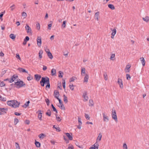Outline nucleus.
<instances>
[{
	"mask_svg": "<svg viewBox=\"0 0 149 149\" xmlns=\"http://www.w3.org/2000/svg\"><path fill=\"white\" fill-rule=\"evenodd\" d=\"M7 103L9 106L15 108L18 107L20 104V102L14 100L8 101L7 102Z\"/></svg>",
	"mask_w": 149,
	"mask_h": 149,
	"instance_id": "obj_1",
	"label": "nucleus"
},
{
	"mask_svg": "<svg viewBox=\"0 0 149 149\" xmlns=\"http://www.w3.org/2000/svg\"><path fill=\"white\" fill-rule=\"evenodd\" d=\"M15 84L16 85V87L17 88H20L26 85V84L22 81L15 82Z\"/></svg>",
	"mask_w": 149,
	"mask_h": 149,
	"instance_id": "obj_2",
	"label": "nucleus"
},
{
	"mask_svg": "<svg viewBox=\"0 0 149 149\" xmlns=\"http://www.w3.org/2000/svg\"><path fill=\"white\" fill-rule=\"evenodd\" d=\"M111 115L113 119L116 122H117L118 121L116 111L114 107L112 109Z\"/></svg>",
	"mask_w": 149,
	"mask_h": 149,
	"instance_id": "obj_3",
	"label": "nucleus"
},
{
	"mask_svg": "<svg viewBox=\"0 0 149 149\" xmlns=\"http://www.w3.org/2000/svg\"><path fill=\"white\" fill-rule=\"evenodd\" d=\"M25 28L27 33H29V35H32V32L30 27L28 25L26 24Z\"/></svg>",
	"mask_w": 149,
	"mask_h": 149,
	"instance_id": "obj_4",
	"label": "nucleus"
},
{
	"mask_svg": "<svg viewBox=\"0 0 149 149\" xmlns=\"http://www.w3.org/2000/svg\"><path fill=\"white\" fill-rule=\"evenodd\" d=\"M41 81H42V82H43L46 84H47V83H48L49 81V79L47 77H42Z\"/></svg>",
	"mask_w": 149,
	"mask_h": 149,
	"instance_id": "obj_5",
	"label": "nucleus"
},
{
	"mask_svg": "<svg viewBox=\"0 0 149 149\" xmlns=\"http://www.w3.org/2000/svg\"><path fill=\"white\" fill-rule=\"evenodd\" d=\"M83 97L84 98V101L86 102L88 101V97L87 96V92L86 91H84L83 93Z\"/></svg>",
	"mask_w": 149,
	"mask_h": 149,
	"instance_id": "obj_6",
	"label": "nucleus"
},
{
	"mask_svg": "<svg viewBox=\"0 0 149 149\" xmlns=\"http://www.w3.org/2000/svg\"><path fill=\"white\" fill-rule=\"evenodd\" d=\"M37 44L38 46L40 47L42 43L41 37L38 36L37 38Z\"/></svg>",
	"mask_w": 149,
	"mask_h": 149,
	"instance_id": "obj_7",
	"label": "nucleus"
},
{
	"mask_svg": "<svg viewBox=\"0 0 149 149\" xmlns=\"http://www.w3.org/2000/svg\"><path fill=\"white\" fill-rule=\"evenodd\" d=\"M7 111V109H4V108H0V115L6 113V111Z\"/></svg>",
	"mask_w": 149,
	"mask_h": 149,
	"instance_id": "obj_8",
	"label": "nucleus"
},
{
	"mask_svg": "<svg viewBox=\"0 0 149 149\" xmlns=\"http://www.w3.org/2000/svg\"><path fill=\"white\" fill-rule=\"evenodd\" d=\"M34 77L36 80L38 81L40 79L41 77V76L40 74H35L34 75Z\"/></svg>",
	"mask_w": 149,
	"mask_h": 149,
	"instance_id": "obj_9",
	"label": "nucleus"
},
{
	"mask_svg": "<svg viewBox=\"0 0 149 149\" xmlns=\"http://www.w3.org/2000/svg\"><path fill=\"white\" fill-rule=\"evenodd\" d=\"M65 134L66 135L68 139L70 140H72L73 137L72 136V134L71 133H65Z\"/></svg>",
	"mask_w": 149,
	"mask_h": 149,
	"instance_id": "obj_10",
	"label": "nucleus"
},
{
	"mask_svg": "<svg viewBox=\"0 0 149 149\" xmlns=\"http://www.w3.org/2000/svg\"><path fill=\"white\" fill-rule=\"evenodd\" d=\"M118 83L120 87L121 88H123V85L122 79L118 78Z\"/></svg>",
	"mask_w": 149,
	"mask_h": 149,
	"instance_id": "obj_11",
	"label": "nucleus"
},
{
	"mask_svg": "<svg viewBox=\"0 0 149 149\" xmlns=\"http://www.w3.org/2000/svg\"><path fill=\"white\" fill-rule=\"evenodd\" d=\"M18 70L20 72H22L24 73H28V72L27 71H26L25 69H24L22 68H19L18 69Z\"/></svg>",
	"mask_w": 149,
	"mask_h": 149,
	"instance_id": "obj_12",
	"label": "nucleus"
},
{
	"mask_svg": "<svg viewBox=\"0 0 149 149\" xmlns=\"http://www.w3.org/2000/svg\"><path fill=\"white\" fill-rule=\"evenodd\" d=\"M54 97L56 98V97H58L59 95V93L58 91L55 90L54 92Z\"/></svg>",
	"mask_w": 149,
	"mask_h": 149,
	"instance_id": "obj_13",
	"label": "nucleus"
},
{
	"mask_svg": "<svg viewBox=\"0 0 149 149\" xmlns=\"http://www.w3.org/2000/svg\"><path fill=\"white\" fill-rule=\"evenodd\" d=\"M140 59L142 65L143 66H144L145 65V61L144 58L141 57L140 58Z\"/></svg>",
	"mask_w": 149,
	"mask_h": 149,
	"instance_id": "obj_14",
	"label": "nucleus"
},
{
	"mask_svg": "<svg viewBox=\"0 0 149 149\" xmlns=\"http://www.w3.org/2000/svg\"><path fill=\"white\" fill-rule=\"evenodd\" d=\"M51 74L52 76H56V69H52L51 70Z\"/></svg>",
	"mask_w": 149,
	"mask_h": 149,
	"instance_id": "obj_15",
	"label": "nucleus"
},
{
	"mask_svg": "<svg viewBox=\"0 0 149 149\" xmlns=\"http://www.w3.org/2000/svg\"><path fill=\"white\" fill-rule=\"evenodd\" d=\"M35 143L37 147L39 148L40 147V143L39 142L36 141V140H35Z\"/></svg>",
	"mask_w": 149,
	"mask_h": 149,
	"instance_id": "obj_16",
	"label": "nucleus"
},
{
	"mask_svg": "<svg viewBox=\"0 0 149 149\" xmlns=\"http://www.w3.org/2000/svg\"><path fill=\"white\" fill-rule=\"evenodd\" d=\"M88 79V74H86L84 77V82H87Z\"/></svg>",
	"mask_w": 149,
	"mask_h": 149,
	"instance_id": "obj_17",
	"label": "nucleus"
},
{
	"mask_svg": "<svg viewBox=\"0 0 149 149\" xmlns=\"http://www.w3.org/2000/svg\"><path fill=\"white\" fill-rule=\"evenodd\" d=\"M131 67V66L130 65H126V72H130V70L129 69Z\"/></svg>",
	"mask_w": 149,
	"mask_h": 149,
	"instance_id": "obj_18",
	"label": "nucleus"
},
{
	"mask_svg": "<svg viewBox=\"0 0 149 149\" xmlns=\"http://www.w3.org/2000/svg\"><path fill=\"white\" fill-rule=\"evenodd\" d=\"M63 101L65 103H67L68 102V98L64 94L63 95Z\"/></svg>",
	"mask_w": 149,
	"mask_h": 149,
	"instance_id": "obj_19",
	"label": "nucleus"
},
{
	"mask_svg": "<svg viewBox=\"0 0 149 149\" xmlns=\"http://www.w3.org/2000/svg\"><path fill=\"white\" fill-rule=\"evenodd\" d=\"M43 53V51L42 50L40 49L39 52L38 53V55H39V57L40 59H41L42 58V54Z\"/></svg>",
	"mask_w": 149,
	"mask_h": 149,
	"instance_id": "obj_20",
	"label": "nucleus"
},
{
	"mask_svg": "<svg viewBox=\"0 0 149 149\" xmlns=\"http://www.w3.org/2000/svg\"><path fill=\"white\" fill-rule=\"evenodd\" d=\"M103 120L104 121L106 122H108L109 121V118L107 116H105V115H103Z\"/></svg>",
	"mask_w": 149,
	"mask_h": 149,
	"instance_id": "obj_21",
	"label": "nucleus"
},
{
	"mask_svg": "<svg viewBox=\"0 0 149 149\" xmlns=\"http://www.w3.org/2000/svg\"><path fill=\"white\" fill-rule=\"evenodd\" d=\"M47 54L48 57L50 59H52L53 58V56L52 53L50 52H48V53H47Z\"/></svg>",
	"mask_w": 149,
	"mask_h": 149,
	"instance_id": "obj_22",
	"label": "nucleus"
},
{
	"mask_svg": "<svg viewBox=\"0 0 149 149\" xmlns=\"http://www.w3.org/2000/svg\"><path fill=\"white\" fill-rule=\"evenodd\" d=\"M102 135L101 133H99V135L97 137V139L96 140V141H97V142H98V141L99 140V141H100L101 140V139L102 138Z\"/></svg>",
	"mask_w": 149,
	"mask_h": 149,
	"instance_id": "obj_23",
	"label": "nucleus"
},
{
	"mask_svg": "<svg viewBox=\"0 0 149 149\" xmlns=\"http://www.w3.org/2000/svg\"><path fill=\"white\" fill-rule=\"evenodd\" d=\"M143 19L146 22H147L149 21V17L146 16L145 17L143 18Z\"/></svg>",
	"mask_w": 149,
	"mask_h": 149,
	"instance_id": "obj_24",
	"label": "nucleus"
},
{
	"mask_svg": "<svg viewBox=\"0 0 149 149\" xmlns=\"http://www.w3.org/2000/svg\"><path fill=\"white\" fill-rule=\"evenodd\" d=\"M51 114V112L50 111V110L49 109H48L47 110V112L46 113V114L48 116H50Z\"/></svg>",
	"mask_w": 149,
	"mask_h": 149,
	"instance_id": "obj_25",
	"label": "nucleus"
},
{
	"mask_svg": "<svg viewBox=\"0 0 149 149\" xmlns=\"http://www.w3.org/2000/svg\"><path fill=\"white\" fill-rule=\"evenodd\" d=\"M108 7L111 10H114L115 7L112 4H109L108 5Z\"/></svg>",
	"mask_w": 149,
	"mask_h": 149,
	"instance_id": "obj_26",
	"label": "nucleus"
},
{
	"mask_svg": "<svg viewBox=\"0 0 149 149\" xmlns=\"http://www.w3.org/2000/svg\"><path fill=\"white\" fill-rule=\"evenodd\" d=\"M59 74L58 75V77H59L62 78L63 77V72H62L61 71H59L58 72Z\"/></svg>",
	"mask_w": 149,
	"mask_h": 149,
	"instance_id": "obj_27",
	"label": "nucleus"
},
{
	"mask_svg": "<svg viewBox=\"0 0 149 149\" xmlns=\"http://www.w3.org/2000/svg\"><path fill=\"white\" fill-rule=\"evenodd\" d=\"M30 102L29 100L27 101L26 103L24 104V105L23 106V107L24 108H26L29 105V104L30 103Z\"/></svg>",
	"mask_w": 149,
	"mask_h": 149,
	"instance_id": "obj_28",
	"label": "nucleus"
},
{
	"mask_svg": "<svg viewBox=\"0 0 149 149\" xmlns=\"http://www.w3.org/2000/svg\"><path fill=\"white\" fill-rule=\"evenodd\" d=\"M99 15V12H97L96 13L94 17L95 19H96L98 20V17Z\"/></svg>",
	"mask_w": 149,
	"mask_h": 149,
	"instance_id": "obj_29",
	"label": "nucleus"
},
{
	"mask_svg": "<svg viewBox=\"0 0 149 149\" xmlns=\"http://www.w3.org/2000/svg\"><path fill=\"white\" fill-rule=\"evenodd\" d=\"M27 78L28 80L30 81L33 79V77L30 74H29V76L27 77Z\"/></svg>",
	"mask_w": 149,
	"mask_h": 149,
	"instance_id": "obj_30",
	"label": "nucleus"
},
{
	"mask_svg": "<svg viewBox=\"0 0 149 149\" xmlns=\"http://www.w3.org/2000/svg\"><path fill=\"white\" fill-rule=\"evenodd\" d=\"M49 23H50L48 25V29H49L50 30L51 29V27L52 25V21H50Z\"/></svg>",
	"mask_w": 149,
	"mask_h": 149,
	"instance_id": "obj_31",
	"label": "nucleus"
},
{
	"mask_svg": "<svg viewBox=\"0 0 149 149\" xmlns=\"http://www.w3.org/2000/svg\"><path fill=\"white\" fill-rule=\"evenodd\" d=\"M9 36L10 38L13 40H14L15 38V36L13 34H11Z\"/></svg>",
	"mask_w": 149,
	"mask_h": 149,
	"instance_id": "obj_32",
	"label": "nucleus"
},
{
	"mask_svg": "<svg viewBox=\"0 0 149 149\" xmlns=\"http://www.w3.org/2000/svg\"><path fill=\"white\" fill-rule=\"evenodd\" d=\"M42 113H39L38 114V118L40 120H42Z\"/></svg>",
	"mask_w": 149,
	"mask_h": 149,
	"instance_id": "obj_33",
	"label": "nucleus"
},
{
	"mask_svg": "<svg viewBox=\"0 0 149 149\" xmlns=\"http://www.w3.org/2000/svg\"><path fill=\"white\" fill-rule=\"evenodd\" d=\"M85 73V68H81V74L83 75V74Z\"/></svg>",
	"mask_w": 149,
	"mask_h": 149,
	"instance_id": "obj_34",
	"label": "nucleus"
},
{
	"mask_svg": "<svg viewBox=\"0 0 149 149\" xmlns=\"http://www.w3.org/2000/svg\"><path fill=\"white\" fill-rule=\"evenodd\" d=\"M63 82H62V84H63V86L64 88V89H65V80L64 79H63Z\"/></svg>",
	"mask_w": 149,
	"mask_h": 149,
	"instance_id": "obj_35",
	"label": "nucleus"
},
{
	"mask_svg": "<svg viewBox=\"0 0 149 149\" xmlns=\"http://www.w3.org/2000/svg\"><path fill=\"white\" fill-rule=\"evenodd\" d=\"M89 106H92L93 105V102L92 100L90 99L89 100Z\"/></svg>",
	"mask_w": 149,
	"mask_h": 149,
	"instance_id": "obj_36",
	"label": "nucleus"
},
{
	"mask_svg": "<svg viewBox=\"0 0 149 149\" xmlns=\"http://www.w3.org/2000/svg\"><path fill=\"white\" fill-rule=\"evenodd\" d=\"M112 33H111V35H115L116 33V29H114L111 30Z\"/></svg>",
	"mask_w": 149,
	"mask_h": 149,
	"instance_id": "obj_37",
	"label": "nucleus"
},
{
	"mask_svg": "<svg viewBox=\"0 0 149 149\" xmlns=\"http://www.w3.org/2000/svg\"><path fill=\"white\" fill-rule=\"evenodd\" d=\"M18 77L17 75H13L11 77V78H12L13 80H14H14L17 79V78Z\"/></svg>",
	"mask_w": 149,
	"mask_h": 149,
	"instance_id": "obj_38",
	"label": "nucleus"
},
{
	"mask_svg": "<svg viewBox=\"0 0 149 149\" xmlns=\"http://www.w3.org/2000/svg\"><path fill=\"white\" fill-rule=\"evenodd\" d=\"M45 101L46 102L47 105L49 106V105L50 101L47 98L45 99Z\"/></svg>",
	"mask_w": 149,
	"mask_h": 149,
	"instance_id": "obj_39",
	"label": "nucleus"
},
{
	"mask_svg": "<svg viewBox=\"0 0 149 149\" xmlns=\"http://www.w3.org/2000/svg\"><path fill=\"white\" fill-rule=\"evenodd\" d=\"M6 97H2L0 95V100H2L3 101H6Z\"/></svg>",
	"mask_w": 149,
	"mask_h": 149,
	"instance_id": "obj_40",
	"label": "nucleus"
},
{
	"mask_svg": "<svg viewBox=\"0 0 149 149\" xmlns=\"http://www.w3.org/2000/svg\"><path fill=\"white\" fill-rule=\"evenodd\" d=\"M58 107L61 109H63V110L65 109V107H64L63 104H60V106H58Z\"/></svg>",
	"mask_w": 149,
	"mask_h": 149,
	"instance_id": "obj_41",
	"label": "nucleus"
},
{
	"mask_svg": "<svg viewBox=\"0 0 149 149\" xmlns=\"http://www.w3.org/2000/svg\"><path fill=\"white\" fill-rule=\"evenodd\" d=\"M5 86V84L4 83V82L3 81H0V86L1 87H2Z\"/></svg>",
	"mask_w": 149,
	"mask_h": 149,
	"instance_id": "obj_42",
	"label": "nucleus"
},
{
	"mask_svg": "<svg viewBox=\"0 0 149 149\" xmlns=\"http://www.w3.org/2000/svg\"><path fill=\"white\" fill-rule=\"evenodd\" d=\"M56 119L58 121L60 122L61 121V119L60 118V117H58L57 116V115H56Z\"/></svg>",
	"mask_w": 149,
	"mask_h": 149,
	"instance_id": "obj_43",
	"label": "nucleus"
},
{
	"mask_svg": "<svg viewBox=\"0 0 149 149\" xmlns=\"http://www.w3.org/2000/svg\"><path fill=\"white\" fill-rule=\"evenodd\" d=\"M66 21H64L63 22V23L62 24V27H63V28H65L66 26Z\"/></svg>",
	"mask_w": 149,
	"mask_h": 149,
	"instance_id": "obj_44",
	"label": "nucleus"
},
{
	"mask_svg": "<svg viewBox=\"0 0 149 149\" xmlns=\"http://www.w3.org/2000/svg\"><path fill=\"white\" fill-rule=\"evenodd\" d=\"M45 136V134L43 133H41L39 135V137L40 139L44 138V137Z\"/></svg>",
	"mask_w": 149,
	"mask_h": 149,
	"instance_id": "obj_45",
	"label": "nucleus"
},
{
	"mask_svg": "<svg viewBox=\"0 0 149 149\" xmlns=\"http://www.w3.org/2000/svg\"><path fill=\"white\" fill-rule=\"evenodd\" d=\"M19 120L17 118H15L14 121V124L15 125H16L17 123L18 122Z\"/></svg>",
	"mask_w": 149,
	"mask_h": 149,
	"instance_id": "obj_46",
	"label": "nucleus"
},
{
	"mask_svg": "<svg viewBox=\"0 0 149 149\" xmlns=\"http://www.w3.org/2000/svg\"><path fill=\"white\" fill-rule=\"evenodd\" d=\"M93 146L94 147H97V149H98L99 145L97 143V141H96V142L93 145Z\"/></svg>",
	"mask_w": 149,
	"mask_h": 149,
	"instance_id": "obj_47",
	"label": "nucleus"
},
{
	"mask_svg": "<svg viewBox=\"0 0 149 149\" xmlns=\"http://www.w3.org/2000/svg\"><path fill=\"white\" fill-rule=\"evenodd\" d=\"M37 29L39 30L40 29V25L39 23H38L36 25Z\"/></svg>",
	"mask_w": 149,
	"mask_h": 149,
	"instance_id": "obj_48",
	"label": "nucleus"
},
{
	"mask_svg": "<svg viewBox=\"0 0 149 149\" xmlns=\"http://www.w3.org/2000/svg\"><path fill=\"white\" fill-rule=\"evenodd\" d=\"M58 88H59L61 90L62 89V86L61 85V82L59 83L58 84Z\"/></svg>",
	"mask_w": 149,
	"mask_h": 149,
	"instance_id": "obj_49",
	"label": "nucleus"
},
{
	"mask_svg": "<svg viewBox=\"0 0 149 149\" xmlns=\"http://www.w3.org/2000/svg\"><path fill=\"white\" fill-rule=\"evenodd\" d=\"M56 99L58 100L59 103L60 104H63L62 101L60 99L58 98V97H56Z\"/></svg>",
	"mask_w": 149,
	"mask_h": 149,
	"instance_id": "obj_50",
	"label": "nucleus"
},
{
	"mask_svg": "<svg viewBox=\"0 0 149 149\" xmlns=\"http://www.w3.org/2000/svg\"><path fill=\"white\" fill-rule=\"evenodd\" d=\"M15 147L16 148V149H19V145L17 143H15Z\"/></svg>",
	"mask_w": 149,
	"mask_h": 149,
	"instance_id": "obj_51",
	"label": "nucleus"
},
{
	"mask_svg": "<svg viewBox=\"0 0 149 149\" xmlns=\"http://www.w3.org/2000/svg\"><path fill=\"white\" fill-rule=\"evenodd\" d=\"M127 79L128 80H130L131 78V77L130 74H126Z\"/></svg>",
	"mask_w": 149,
	"mask_h": 149,
	"instance_id": "obj_52",
	"label": "nucleus"
},
{
	"mask_svg": "<svg viewBox=\"0 0 149 149\" xmlns=\"http://www.w3.org/2000/svg\"><path fill=\"white\" fill-rule=\"evenodd\" d=\"M22 16L25 17V18L27 16L26 13L24 12H23L22 13Z\"/></svg>",
	"mask_w": 149,
	"mask_h": 149,
	"instance_id": "obj_53",
	"label": "nucleus"
},
{
	"mask_svg": "<svg viewBox=\"0 0 149 149\" xmlns=\"http://www.w3.org/2000/svg\"><path fill=\"white\" fill-rule=\"evenodd\" d=\"M29 40V37L28 36H26L25 38L24 39V40H25V41H28Z\"/></svg>",
	"mask_w": 149,
	"mask_h": 149,
	"instance_id": "obj_54",
	"label": "nucleus"
},
{
	"mask_svg": "<svg viewBox=\"0 0 149 149\" xmlns=\"http://www.w3.org/2000/svg\"><path fill=\"white\" fill-rule=\"evenodd\" d=\"M123 149H127V145L125 143H124L123 145Z\"/></svg>",
	"mask_w": 149,
	"mask_h": 149,
	"instance_id": "obj_55",
	"label": "nucleus"
},
{
	"mask_svg": "<svg viewBox=\"0 0 149 149\" xmlns=\"http://www.w3.org/2000/svg\"><path fill=\"white\" fill-rule=\"evenodd\" d=\"M85 117L86 118L87 120H89L90 119V117L88 114L86 113L85 114Z\"/></svg>",
	"mask_w": 149,
	"mask_h": 149,
	"instance_id": "obj_56",
	"label": "nucleus"
},
{
	"mask_svg": "<svg viewBox=\"0 0 149 149\" xmlns=\"http://www.w3.org/2000/svg\"><path fill=\"white\" fill-rule=\"evenodd\" d=\"M47 85L46 86V88H50V84L49 83V81L47 83V84H46Z\"/></svg>",
	"mask_w": 149,
	"mask_h": 149,
	"instance_id": "obj_57",
	"label": "nucleus"
},
{
	"mask_svg": "<svg viewBox=\"0 0 149 149\" xmlns=\"http://www.w3.org/2000/svg\"><path fill=\"white\" fill-rule=\"evenodd\" d=\"M73 86V85L72 84V85H70L69 86V87L70 89H71L72 91L74 89V88L72 87Z\"/></svg>",
	"mask_w": 149,
	"mask_h": 149,
	"instance_id": "obj_58",
	"label": "nucleus"
},
{
	"mask_svg": "<svg viewBox=\"0 0 149 149\" xmlns=\"http://www.w3.org/2000/svg\"><path fill=\"white\" fill-rule=\"evenodd\" d=\"M104 79L105 80H107L108 78L107 77V74H104Z\"/></svg>",
	"mask_w": 149,
	"mask_h": 149,
	"instance_id": "obj_59",
	"label": "nucleus"
},
{
	"mask_svg": "<svg viewBox=\"0 0 149 149\" xmlns=\"http://www.w3.org/2000/svg\"><path fill=\"white\" fill-rule=\"evenodd\" d=\"M5 13V11L3 12H1L0 14V17H2L3 14Z\"/></svg>",
	"mask_w": 149,
	"mask_h": 149,
	"instance_id": "obj_60",
	"label": "nucleus"
},
{
	"mask_svg": "<svg viewBox=\"0 0 149 149\" xmlns=\"http://www.w3.org/2000/svg\"><path fill=\"white\" fill-rule=\"evenodd\" d=\"M16 57L17 58L20 60L21 58H20L19 55L18 54H16Z\"/></svg>",
	"mask_w": 149,
	"mask_h": 149,
	"instance_id": "obj_61",
	"label": "nucleus"
},
{
	"mask_svg": "<svg viewBox=\"0 0 149 149\" xmlns=\"http://www.w3.org/2000/svg\"><path fill=\"white\" fill-rule=\"evenodd\" d=\"M115 55L114 54H112L111 56V57H110V59L112 60H113V59H112V58H114V57H115Z\"/></svg>",
	"mask_w": 149,
	"mask_h": 149,
	"instance_id": "obj_62",
	"label": "nucleus"
},
{
	"mask_svg": "<svg viewBox=\"0 0 149 149\" xmlns=\"http://www.w3.org/2000/svg\"><path fill=\"white\" fill-rule=\"evenodd\" d=\"M14 114L15 115L19 116L21 115V113H18L17 112H14Z\"/></svg>",
	"mask_w": 149,
	"mask_h": 149,
	"instance_id": "obj_63",
	"label": "nucleus"
},
{
	"mask_svg": "<svg viewBox=\"0 0 149 149\" xmlns=\"http://www.w3.org/2000/svg\"><path fill=\"white\" fill-rule=\"evenodd\" d=\"M68 149H74V147L73 146L71 145V146H69Z\"/></svg>",
	"mask_w": 149,
	"mask_h": 149,
	"instance_id": "obj_64",
	"label": "nucleus"
}]
</instances>
